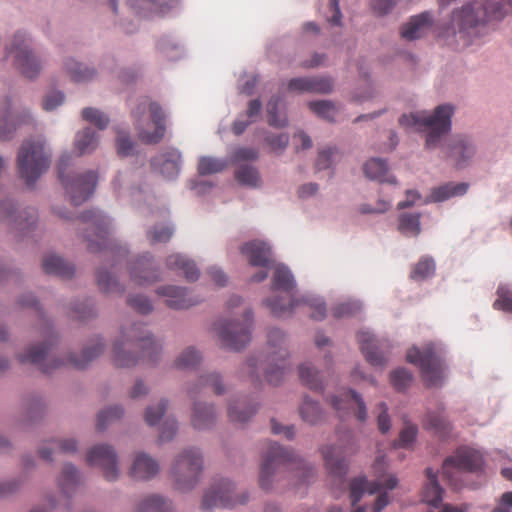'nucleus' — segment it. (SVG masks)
<instances>
[{
  "label": "nucleus",
  "instance_id": "obj_35",
  "mask_svg": "<svg viewBox=\"0 0 512 512\" xmlns=\"http://www.w3.org/2000/svg\"><path fill=\"white\" fill-rule=\"evenodd\" d=\"M42 268L46 274L56 275L61 278H70L75 272L73 265L53 254L43 258Z\"/></svg>",
  "mask_w": 512,
  "mask_h": 512
},
{
  "label": "nucleus",
  "instance_id": "obj_53",
  "mask_svg": "<svg viewBox=\"0 0 512 512\" xmlns=\"http://www.w3.org/2000/svg\"><path fill=\"white\" fill-rule=\"evenodd\" d=\"M123 414L124 411L120 406H113L100 411L97 416V429L104 430L109 423L120 419Z\"/></svg>",
  "mask_w": 512,
  "mask_h": 512
},
{
  "label": "nucleus",
  "instance_id": "obj_18",
  "mask_svg": "<svg viewBox=\"0 0 512 512\" xmlns=\"http://www.w3.org/2000/svg\"><path fill=\"white\" fill-rule=\"evenodd\" d=\"M357 340L367 362L375 367H383L388 362V344L375 340L369 331H359Z\"/></svg>",
  "mask_w": 512,
  "mask_h": 512
},
{
  "label": "nucleus",
  "instance_id": "obj_14",
  "mask_svg": "<svg viewBox=\"0 0 512 512\" xmlns=\"http://www.w3.org/2000/svg\"><path fill=\"white\" fill-rule=\"evenodd\" d=\"M7 57H13L14 65L20 72L28 78L36 77L41 69L40 62L29 49L27 39L24 34L16 33L11 44L6 47Z\"/></svg>",
  "mask_w": 512,
  "mask_h": 512
},
{
  "label": "nucleus",
  "instance_id": "obj_45",
  "mask_svg": "<svg viewBox=\"0 0 512 512\" xmlns=\"http://www.w3.org/2000/svg\"><path fill=\"white\" fill-rule=\"evenodd\" d=\"M235 179L245 186L256 188L260 186L261 179L258 170L250 165H240L235 171Z\"/></svg>",
  "mask_w": 512,
  "mask_h": 512
},
{
  "label": "nucleus",
  "instance_id": "obj_56",
  "mask_svg": "<svg viewBox=\"0 0 512 512\" xmlns=\"http://www.w3.org/2000/svg\"><path fill=\"white\" fill-rule=\"evenodd\" d=\"M82 118L94 124L100 130H103L109 124V118L103 112L95 109V108H85L82 111Z\"/></svg>",
  "mask_w": 512,
  "mask_h": 512
},
{
  "label": "nucleus",
  "instance_id": "obj_64",
  "mask_svg": "<svg viewBox=\"0 0 512 512\" xmlns=\"http://www.w3.org/2000/svg\"><path fill=\"white\" fill-rule=\"evenodd\" d=\"M361 306L358 302H345L338 304L332 310L333 316L336 318L348 317L360 311Z\"/></svg>",
  "mask_w": 512,
  "mask_h": 512
},
{
  "label": "nucleus",
  "instance_id": "obj_52",
  "mask_svg": "<svg viewBox=\"0 0 512 512\" xmlns=\"http://www.w3.org/2000/svg\"><path fill=\"white\" fill-rule=\"evenodd\" d=\"M201 356L193 347L185 349L176 359L175 366L179 369H191L199 364Z\"/></svg>",
  "mask_w": 512,
  "mask_h": 512
},
{
  "label": "nucleus",
  "instance_id": "obj_40",
  "mask_svg": "<svg viewBox=\"0 0 512 512\" xmlns=\"http://www.w3.org/2000/svg\"><path fill=\"white\" fill-rule=\"evenodd\" d=\"M89 236L93 235L96 239H87V248L90 252H98L109 248V239L107 226H90Z\"/></svg>",
  "mask_w": 512,
  "mask_h": 512
},
{
  "label": "nucleus",
  "instance_id": "obj_57",
  "mask_svg": "<svg viewBox=\"0 0 512 512\" xmlns=\"http://www.w3.org/2000/svg\"><path fill=\"white\" fill-rule=\"evenodd\" d=\"M390 381L393 387L402 391L412 382V374L404 368L396 369L390 374Z\"/></svg>",
  "mask_w": 512,
  "mask_h": 512
},
{
  "label": "nucleus",
  "instance_id": "obj_51",
  "mask_svg": "<svg viewBox=\"0 0 512 512\" xmlns=\"http://www.w3.org/2000/svg\"><path fill=\"white\" fill-rule=\"evenodd\" d=\"M309 108L319 117L328 121H334L337 115L336 106L328 100L312 101L309 102Z\"/></svg>",
  "mask_w": 512,
  "mask_h": 512
},
{
  "label": "nucleus",
  "instance_id": "obj_15",
  "mask_svg": "<svg viewBox=\"0 0 512 512\" xmlns=\"http://www.w3.org/2000/svg\"><path fill=\"white\" fill-rule=\"evenodd\" d=\"M233 490L232 483L226 479L214 482L203 496L202 509L231 508L238 504H245L248 501V496L245 493L240 496H233Z\"/></svg>",
  "mask_w": 512,
  "mask_h": 512
},
{
  "label": "nucleus",
  "instance_id": "obj_10",
  "mask_svg": "<svg viewBox=\"0 0 512 512\" xmlns=\"http://www.w3.org/2000/svg\"><path fill=\"white\" fill-rule=\"evenodd\" d=\"M252 324V312L244 310L241 319L220 320L214 324V330L223 347L239 351L251 340Z\"/></svg>",
  "mask_w": 512,
  "mask_h": 512
},
{
  "label": "nucleus",
  "instance_id": "obj_17",
  "mask_svg": "<svg viewBox=\"0 0 512 512\" xmlns=\"http://www.w3.org/2000/svg\"><path fill=\"white\" fill-rule=\"evenodd\" d=\"M87 462L89 465L101 467L108 481H114L119 476L117 455L109 445H96L91 448L87 453Z\"/></svg>",
  "mask_w": 512,
  "mask_h": 512
},
{
  "label": "nucleus",
  "instance_id": "obj_49",
  "mask_svg": "<svg viewBox=\"0 0 512 512\" xmlns=\"http://www.w3.org/2000/svg\"><path fill=\"white\" fill-rule=\"evenodd\" d=\"M300 415L305 422L316 424L322 419V410L317 402L305 397L300 407Z\"/></svg>",
  "mask_w": 512,
  "mask_h": 512
},
{
  "label": "nucleus",
  "instance_id": "obj_5",
  "mask_svg": "<svg viewBox=\"0 0 512 512\" xmlns=\"http://www.w3.org/2000/svg\"><path fill=\"white\" fill-rule=\"evenodd\" d=\"M135 129L139 140L145 144H156L165 134V114L156 102L142 98L133 110Z\"/></svg>",
  "mask_w": 512,
  "mask_h": 512
},
{
  "label": "nucleus",
  "instance_id": "obj_12",
  "mask_svg": "<svg viewBox=\"0 0 512 512\" xmlns=\"http://www.w3.org/2000/svg\"><path fill=\"white\" fill-rule=\"evenodd\" d=\"M71 162L69 154H63L58 161V176L66 193L74 205H80L93 193L97 185L98 176L94 171H87L73 178L65 176V170Z\"/></svg>",
  "mask_w": 512,
  "mask_h": 512
},
{
  "label": "nucleus",
  "instance_id": "obj_38",
  "mask_svg": "<svg viewBox=\"0 0 512 512\" xmlns=\"http://www.w3.org/2000/svg\"><path fill=\"white\" fill-rule=\"evenodd\" d=\"M30 121L31 116L27 112L23 115L15 116L10 111H6L0 119V138L3 140L9 139L17 127Z\"/></svg>",
  "mask_w": 512,
  "mask_h": 512
},
{
  "label": "nucleus",
  "instance_id": "obj_16",
  "mask_svg": "<svg viewBox=\"0 0 512 512\" xmlns=\"http://www.w3.org/2000/svg\"><path fill=\"white\" fill-rule=\"evenodd\" d=\"M398 484L395 476H389L383 483L380 480L368 482L365 476H360L351 479L349 482V498L352 505V512H366V505H359L357 503L362 499L365 493L370 495L381 492L382 489L392 490Z\"/></svg>",
  "mask_w": 512,
  "mask_h": 512
},
{
  "label": "nucleus",
  "instance_id": "obj_29",
  "mask_svg": "<svg viewBox=\"0 0 512 512\" xmlns=\"http://www.w3.org/2000/svg\"><path fill=\"white\" fill-rule=\"evenodd\" d=\"M158 472V462L148 454L139 453L133 460L129 474L135 480H150Z\"/></svg>",
  "mask_w": 512,
  "mask_h": 512
},
{
  "label": "nucleus",
  "instance_id": "obj_25",
  "mask_svg": "<svg viewBox=\"0 0 512 512\" xmlns=\"http://www.w3.org/2000/svg\"><path fill=\"white\" fill-rule=\"evenodd\" d=\"M322 455L329 474L340 484H344V477L348 471V465L342 456V451L334 446L322 448Z\"/></svg>",
  "mask_w": 512,
  "mask_h": 512
},
{
  "label": "nucleus",
  "instance_id": "obj_23",
  "mask_svg": "<svg viewBox=\"0 0 512 512\" xmlns=\"http://www.w3.org/2000/svg\"><path fill=\"white\" fill-rule=\"evenodd\" d=\"M132 280L138 285H148L159 279L158 271L154 268L150 255L137 257L131 265Z\"/></svg>",
  "mask_w": 512,
  "mask_h": 512
},
{
  "label": "nucleus",
  "instance_id": "obj_30",
  "mask_svg": "<svg viewBox=\"0 0 512 512\" xmlns=\"http://www.w3.org/2000/svg\"><path fill=\"white\" fill-rule=\"evenodd\" d=\"M468 190L466 183H453L449 182L437 187H434L430 195L427 197L426 202H443L450 198L463 196Z\"/></svg>",
  "mask_w": 512,
  "mask_h": 512
},
{
  "label": "nucleus",
  "instance_id": "obj_2",
  "mask_svg": "<svg viewBox=\"0 0 512 512\" xmlns=\"http://www.w3.org/2000/svg\"><path fill=\"white\" fill-rule=\"evenodd\" d=\"M293 472H297L300 482L304 483L314 476V467L307 464L293 451L287 450L277 443H269L260 469V487L269 490L272 488L273 482Z\"/></svg>",
  "mask_w": 512,
  "mask_h": 512
},
{
  "label": "nucleus",
  "instance_id": "obj_62",
  "mask_svg": "<svg viewBox=\"0 0 512 512\" xmlns=\"http://www.w3.org/2000/svg\"><path fill=\"white\" fill-rule=\"evenodd\" d=\"M338 155L339 152L336 148L329 147L321 150L316 161V168L318 170L328 169Z\"/></svg>",
  "mask_w": 512,
  "mask_h": 512
},
{
  "label": "nucleus",
  "instance_id": "obj_27",
  "mask_svg": "<svg viewBox=\"0 0 512 512\" xmlns=\"http://www.w3.org/2000/svg\"><path fill=\"white\" fill-rule=\"evenodd\" d=\"M433 16L429 11L412 16L401 28V37L412 41L421 38L432 26Z\"/></svg>",
  "mask_w": 512,
  "mask_h": 512
},
{
  "label": "nucleus",
  "instance_id": "obj_36",
  "mask_svg": "<svg viewBox=\"0 0 512 512\" xmlns=\"http://www.w3.org/2000/svg\"><path fill=\"white\" fill-rule=\"evenodd\" d=\"M479 6L487 20H502L512 13V0H481Z\"/></svg>",
  "mask_w": 512,
  "mask_h": 512
},
{
  "label": "nucleus",
  "instance_id": "obj_11",
  "mask_svg": "<svg viewBox=\"0 0 512 512\" xmlns=\"http://www.w3.org/2000/svg\"><path fill=\"white\" fill-rule=\"evenodd\" d=\"M407 361L420 367L423 381L428 387L441 384L444 365L440 349L429 343L422 350L413 347L407 352Z\"/></svg>",
  "mask_w": 512,
  "mask_h": 512
},
{
  "label": "nucleus",
  "instance_id": "obj_50",
  "mask_svg": "<svg viewBox=\"0 0 512 512\" xmlns=\"http://www.w3.org/2000/svg\"><path fill=\"white\" fill-rule=\"evenodd\" d=\"M226 167V161L209 156L201 157L198 162V172L200 175L219 173Z\"/></svg>",
  "mask_w": 512,
  "mask_h": 512
},
{
  "label": "nucleus",
  "instance_id": "obj_4",
  "mask_svg": "<svg viewBox=\"0 0 512 512\" xmlns=\"http://www.w3.org/2000/svg\"><path fill=\"white\" fill-rule=\"evenodd\" d=\"M454 113L453 106L449 104L439 105L435 108L432 115H426L424 112L403 114L399 118V124L403 127L416 126L428 130L426 136V147L433 149L438 147L443 137L451 129V117Z\"/></svg>",
  "mask_w": 512,
  "mask_h": 512
},
{
  "label": "nucleus",
  "instance_id": "obj_59",
  "mask_svg": "<svg viewBox=\"0 0 512 512\" xmlns=\"http://www.w3.org/2000/svg\"><path fill=\"white\" fill-rule=\"evenodd\" d=\"M279 99L272 98L267 104V113H268V123L273 127H284L287 125L286 116H278L277 107H278Z\"/></svg>",
  "mask_w": 512,
  "mask_h": 512
},
{
  "label": "nucleus",
  "instance_id": "obj_55",
  "mask_svg": "<svg viewBox=\"0 0 512 512\" xmlns=\"http://www.w3.org/2000/svg\"><path fill=\"white\" fill-rule=\"evenodd\" d=\"M78 481V470L71 464L65 465L59 478V485L62 491L67 493L68 489L74 487L78 483Z\"/></svg>",
  "mask_w": 512,
  "mask_h": 512
},
{
  "label": "nucleus",
  "instance_id": "obj_63",
  "mask_svg": "<svg viewBox=\"0 0 512 512\" xmlns=\"http://www.w3.org/2000/svg\"><path fill=\"white\" fill-rule=\"evenodd\" d=\"M128 305L141 314H148L152 311V304L149 299L142 295L130 296L127 300Z\"/></svg>",
  "mask_w": 512,
  "mask_h": 512
},
{
  "label": "nucleus",
  "instance_id": "obj_31",
  "mask_svg": "<svg viewBox=\"0 0 512 512\" xmlns=\"http://www.w3.org/2000/svg\"><path fill=\"white\" fill-rule=\"evenodd\" d=\"M3 218L6 221L15 224H34L36 221V211L34 208H27L23 211H17L15 204L11 200H6L1 204Z\"/></svg>",
  "mask_w": 512,
  "mask_h": 512
},
{
  "label": "nucleus",
  "instance_id": "obj_19",
  "mask_svg": "<svg viewBox=\"0 0 512 512\" xmlns=\"http://www.w3.org/2000/svg\"><path fill=\"white\" fill-rule=\"evenodd\" d=\"M331 405L339 414V417L346 416L353 409L359 421L364 422L367 419L366 405L360 395L353 390L343 391L339 395L333 396Z\"/></svg>",
  "mask_w": 512,
  "mask_h": 512
},
{
  "label": "nucleus",
  "instance_id": "obj_48",
  "mask_svg": "<svg viewBox=\"0 0 512 512\" xmlns=\"http://www.w3.org/2000/svg\"><path fill=\"white\" fill-rule=\"evenodd\" d=\"M435 272V263L432 258L422 257L411 270L410 277L415 281L425 280Z\"/></svg>",
  "mask_w": 512,
  "mask_h": 512
},
{
  "label": "nucleus",
  "instance_id": "obj_24",
  "mask_svg": "<svg viewBox=\"0 0 512 512\" xmlns=\"http://www.w3.org/2000/svg\"><path fill=\"white\" fill-rule=\"evenodd\" d=\"M153 167L165 178L174 179L181 168V153L175 148H169L152 161Z\"/></svg>",
  "mask_w": 512,
  "mask_h": 512
},
{
  "label": "nucleus",
  "instance_id": "obj_1",
  "mask_svg": "<svg viewBox=\"0 0 512 512\" xmlns=\"http://www.w3.org/2000/svg\"><path fill=\"white\" fill-rule=\"evenodd\" d=\"M161 345L144 330L142 324L124 327L113 346V362L118 367H132L140 359L155 363L161 353Z\"/></svg>",
  "mask_w": 512,
  "mask_h": 512
},
{
  "label": "nucleus",
  "instance_id": "obj_60",
  "mask_svg": "<svg viewBox=\"0 0 512 512\" xmlns=\"http://www.w3.org/2000/svg\"><path fill=\"white\" fill-rule=\"evenodd\" d=\"M306 305L311 311V318L323 320L326 317L325 304L319 299H299V306Z\"/></svg>",
  "mask_w": 512,
  "mask_h": 512
},
{
  "label": "nucleus",
  "instance_id": "obj_58",
  "mask_svg": "<svg viewBox=\"0 0 512 512\" xmlns=\"http://www.w3.org/2000/svg\"><path fill=\"white\" fill-rule=\"evenodd\" d=\"M97 283L101 290L105 292H120L122 293L123 289L119 285V283L113 278V276L106 272L99 270L97 273Z\"/></svg>",
  "mask_w": 512,
  "mask_h": 512
},
{
  "label": "nucleus",
  "instance_id": "obj_46",
  "mask_svg": "<svg viewBox=\"0 0 512 512\" xmlns=\"http://www.w3.org/2000/svg\"><path fill=\"white\" fill-rule=\"evenodd\" d=\"M137 512H172V506L162 497L152 495L138 505Z\"/></svg>",
  "mask_w": 512,
  "mask_h": 512
},
{
  "label": "nucleus",
  "instance_id": "obj_3",
  "mask_svg": "<svg viewBox=\"0 0 512 512\" xmlns=\"http://www.w3.org/2000/svg\"><path fill=\"white\" fill-rule=\"evenodd\" d=\"M51 347L50 341L41 346H32L26 353L19 355V360L21 363L36 365L43 373H51L54 369L65 365L83 369L104 350L102 340L97 338L92 345L82 351L79 357L69 356L66 360L60 361L52 356Z\"/></svg>",
  "mask_w": 512,
  "mask_h": 512
},
{
  "label": "nucleus",
  "instance_id": "obj_54",
  "mask_svg": "<svg viewBox=\"0 0 512 512\" xmlns=\"http://www.w3.org/2000/svg\"><path fill=\"white\" fill-rule=\"evenodd\" d=\"M496 294L497 299L493 303V308L512 314V289L499 286Z\"/></svg>",
  "mask_w": 512,
  "mask_h": 512
},
{
  "label": "nucleus",
  "instance_id": "obj_13",
  "mask_svg": "<svg viewBox=\"0 0 512 512\" xmlns=\"http://www.w3.org/2000/svg\"><path fill=\"white\" fill-rule=\"evenodd\" d=\"M482 465L483 457L479 451L462 447L457 449L454 455L446 458L442 466V474L454 489H459L461 487L459 474L477 471Z\"/></svg>",
  "mask_w": 512,
  "mask_h": 512
},
{
  "label": "nucleus",
  "instance_id": "obj_22",
  "mask_svg": "<svg viewBox=\"0 0 512 512\" xmlns=\"http://www.w3.org/2000/svg\"><path fill=\"white\" fill-rule=\"evenodd\" d=\"M476 9L473 5H466L461 10L453 13V20L457 22L460 37L471 38L476 36L478 29L483 25L484 20L476 15Z\"/></svg>",
  "mask_w": 512,
  "mask_h": 512
},
{
  "label": "nucleus",
  "instance_id": "obj_28",
  "mask_svg": "<svg viewBox=\"0 0 512 512\" xmlns=\"http://www.w3.org/2000/svg\"><path fill=\"white\" fill-rule=\"evenodd\" d=\"M241 253L245 255L252 266L267 267L271 261V248L263 241L253 240L241 247Z\"/></svg>",
  "mask_w": 512,
  "mask_h": 512
},
{
  "label": "nucleus",
  "instance_id": "obj_41",
  "mask_svg": "<svg viewBox=\"0 0 512 512\" xmlns=\"http://www.w3.org/2000/svg\"><path fill=\"white\" fill-rule=\"evenodd\" d=\"M211 387L213 392L217 395H221L224 393V387L221 384V377L217 373H210L205 376H201L199 379V383L194 387L189 388L188 394L191 398L195 396L198 392H201L202 389Z\"/></svg>",
  "mask_w": 512,
  "mask_h": 512
},
{
  "label": "nucleus",
  "instance_id": "obj_6",
  "mask_svg": "<svg viewBox=\"0 0 512 512\" xmlns=\"http://www.w3.org/2000/svg\"><path fill=\"white\" fill-rule=\"evenodd\" d=\"M267 356L260 364L263 366L264 377L269 384L278 385L289 371L286 338L279 329H271L268 333Z\"/></svg>",
  "mask_w": 512,
  "mask_h": 512
},
{
  "label": "nucleus",
  "instance_id": "obj_26",
  "mask_svg": "<svg viewBox=\"0 0 512 512\" xmlns=\"http://www.w3.org/2000/svg\"><path fill=\"white\" fill-rule=\"evenodd\" d=\"M476 149L472 141L466 137L454 138L448 147V157L459 168L466 166L474 157Z\"/></svg>",
  "mask_w": 512,
  "mask_h": 512
},
{
  "label": "nucleus",
  "instance_id": "obj_33",
  "mask_svg": "<svg viewBox=\"0 0 512 512\" xmlns=\"http://www.w3.org/2000/svg\"><path fill=\"white\" fill-rule=\"evenodd\" d=\"M424 429L431 431L440 439H446L451 432V425L444 412H428L424 421Z\"/></svg>",
  "mask_w": 512,
  "mask_h": 512
},
{
  "label": "nucleus",
  "instance_id": "obj_21",
  "mask_svg": "<svg viewBox=\"0 0 512 512\" xmlns=\"http://www.w3.org/2000/svg\"><path fill=\"white\" fill-rule=\"evenodd\" d=\"M157 294L166 298V305L172 309H187L201 302L199 298L192 297L182 287L167 285L157 289Z\"/></svg>",
  "mask_w": 512,
  "mask_h": 512
},
{
  "label": "nucleus",
  "instance_id": "obj_7",
  "mask_svg": "<svg viewBox=\"0 0 512 512\" xmlns=\"http://www.w3.org/2000/svg\"><path fill=\"white\" fill-rule=\"evenodd\" d=\"M49 165L50 158L44 151L43 142L25 141L21 145L17 156V167L20 177L28 186H33Z\"/></svg>",
  "mask_w": 512,
  "mask_h": 512
},
{
  "label": "nucleus",
  "instance_id": "obj_20",
  "mask_svg": "<svg viewBox=\"0 0 512 512\" xmlns=\"http://www.w3.org/2000/svg\"><path fill=\"white\" fill-rule=\"evenodd\" d=\"M333 87V79L327 76L298 77L288 83V90L298 93L328 94Z\"/></svg>",
  "mask_w": 512,
  "mask_h": 512
},
{
  "label": "nucleus",
  "instance_id": "obj_32",
  "mask_svg": "<svg viewBox=\"0 0 512 512\" xmlns=\"http://www.w3.org/2000/svg\"><path fill=\"white\" fill-rule=\"evenodd\" d=\"M427 483L422 490V501L430 506L438 507L443 498V489L438 483L437 475L431 468L425 470Z\"/></svg>",
  "mask_w": 512,
  "mask_h": 512
},
{
  "label": "nucleus",
  "instance_id": "obj_34",
  "mask_svg": "<svg viewBox=\"0 0 512 512\" xmlns=\"http://www.w3.org/2000/svg\"><path fill=\"white\" fill-rule=\"evenodd\" d=\"M367 178L376 180L380 183L397 184V180L393 175L388 174V167L385 161L380 158H372L367 161L363 167Z\"/></svg>",
  "mask_w": 512,
  "mask_h": 512
},
{
  "label": "nucleus",
  "instance_id": "obj_61",
  "mask_svg": "<svg viewBox=\"0 0 512 512\" xmlns=\"http://www.w3.org/2000/svg\"><path fill=\"white\" fill-rule=\"evenodd\" d=\"M167 409V400H161L157 407L149 406L147 407L145 411V422L150 425L154 426L158 423V421L161 419L163 414L165 413Z\"/></svg>",
  "mask_w": 512,
  "mask_h": 512
},
{
  "label": "nucleus",
  "instance_id": "obj_9",
  "mask_svg": "<svg viewBox=\"0 0 512 512\" xmlns=\"http://www.w3.org/2000/svg\"><path fill=\"white\" fill-rule=\"evenodd\" d=\"M295 280L291 271L283 266L277 265L272 277V290L285 294L284 297L266 299L265 304L270 308L271 313L277 317L289 315L299 306V299L294 297Z\"/></svg>",
  "mask_w": 512,
  "mask_h": 512
},
{
  "label": "nucleus",
  "instance_id": "obj_47",
  "mask_svg": "<svg viewBox=\"0 0 512 512\" xmlns=\"http://www.w3.org/2000/svg\"><path fill=\"white\" fill-rule=\"evenodd\" d=\"M299 378L311 390L320 391L323 389V383L318 372L309 364L300 365Z\"/></svg>",
  "mask_w": 512,
  "mask_h": 512
},
{
  "label": "nucleus",
  "instance_id": "obj_39",
  "mask_svg": "<svg viewBox=\"0 0 512 512\" xmlns=\"http://www.w3.org/2000/svg\"><path fill=\"white\" fill-rule=\"evenodd\" d=\"M215 420L213 406H207L202 403H195L192 415V425L196 429H207Z\"/></svg>",
  "mask_w": 512,
  "mask_h": 512
},
{
  "label": "nucleus",
  "instance_id": "obj_42",
  "mask_svg": "<svg viewBox=\"0 0 512 512\" xmlns=\"http://www.w3.org/2000/svg\"><path fill=\"white\" fill-rule=\"evenodd\" d=\"M64 66L72 81L77 83L89 81L93 79L96 74L94 69L83 67L81 63L73 59L67 60Z\"/></svg>",
  "mask_w": 512,
  "mask_h": 512
},
{
  "label": "nucleus",
  "instance_id": "obj_37",
  "mask_svg": "<svg viewBox=\"0 0 512 512\" xmlns=\"http://www.w3.org/2000/svg\"><path fill=\"white\" fill-rule=\"evenodd\" d=\"M166 264L172 270L182 271L188 281H196L199 278L200 272L195 263L181 254L170 255Z\"/></svg>",
  "mask_w": 512,
  "mask_h": 512
},
{
  "label": "nucleus",
  "instance_id": "obj_43",
  "mask_svg": "<svg viewBox=\"0 0 512 512\" xmlns=\"http://www.w3.org/2000/svg\"><path fill=\"white\" fill-rule=\"evenodd\" d=\"M97 145L98 138L90 128H86L77 133L75 138V148L78 151L79 156L92 152L96 149Z\"/></svg>",
  "mask_w": 512,
  "mask_h": 512
},
{
  "label": "nucleus",
  "instance_id": "obj_44",
  "mask_svg": "<svg viewBox=\"0 0 512 512\" xmlns=\"http://www.w3.org/2000/svg\"><path fill=\"white\" fill-rule=\"evenodd\" d=\"M256 412V406L246 407L244 401H236L228 405V417L231 422L244 423Z\"/></svg>",
  "mask_w": 512,
  "mask_h": 512
},
{
  "label": "nucleus",
  "instance_id": "obj_8",
  "mask_svg": "<svg viewBox=\"0 0 512 512\" xmlns=\"http://www.w3.org/2000/svg\"><path fill=\"white\" fill-rule=\"evenodd\" d=\"M202 470L203 460L199 450H183L175 458L170 471L175 488L181 492L192 490L198 484Z\"/></svg>",
  "mask_w": 512,
  "mask_h": 512
}]
</instances>
